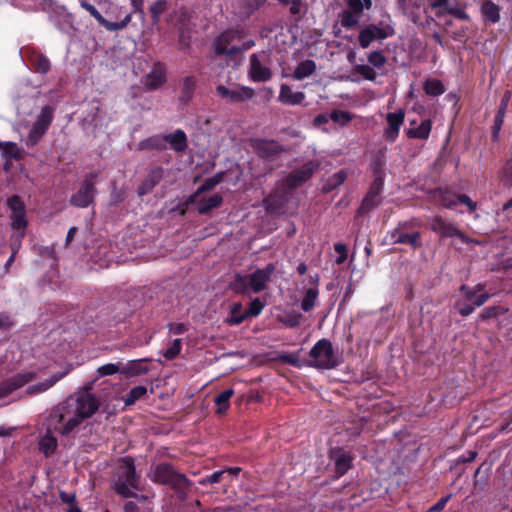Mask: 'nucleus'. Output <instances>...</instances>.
Segmentation results:
<instances>
[{
    "mask_svg": "<svg viewBox=\"0 0 512 512\" xmlns=\"http://www.w3.org/2000/svg\"><path fill=\"white\" fill-rule=\"evenodd\" d=\"M94 184L95 176L92 174L88 175L77 193L72 196L71 203L80 208L87 207L95 195Z\"/></svg>",
    "mask_w": 512,
    "mask_h": 512,
    "instance_id": "nucleus-12",
    "label": "nucleus"
},
{
    "mask_svg": "<svg viewBox=\"0 0 512 512\" xmlns=\"http://www.w3.org/2000/svg\"><path fill=\"white\" fill-rule=\"evenodd\" d=\"M451 495H447L443 498H441L437 503H435L433 506H431L428 510V512H435L443 510L447 504V502L450 500Z\"/></svg>",
    "mask_w": 512,
    "mask_h": 512,
    "instance_id": "nucleus-63",
    "label": "nucleus"
},
{
    "mask_svg": "<svg viewBox=\"0 0 512 512\" xmlns=\"http://www.w3.org/2000/svg\"><path fill=\"white\" fill-rule=\"evenodd\" d=\"M330 458L335 464V471L338 476L344 475L351 468L352 458L342 448L331 449Z\"/></svg>",
    "mask_w": 512,
    "mask_h": 512,
    "instance_id": "nucleus-18",
    "label": "nucleus"
},
{
    "mask_svg": "<svg viewBox=\"0 0 512 512\" xmlns=\"http://www.w3.org/2000/svg\"><path fill=\"white\" fill-rule=\"evenodd\" d=\"M397 6L400 11L406 15L413 23H418L420 16L418 10L420 3L416 0H396Z\"/></svg>",
    "mask_w": 512,
    "mask_h": 512,
    "instance_id": "nucleus-24",
    "label": "nucleus"
},
{
    "mask_svg": "<svg viewBox=\"0 0 512 512\" xmlns=\"http://www.w3.org/2000/svg\"><path fill=\"white\" fill-rule=\"evenodd\" d=\"M226 474V471L224 470H220V471H215L214 473H212L211 475L205 477V478H202L199 483L201 485H208V484H215V483H218L222 477Z\"/></svg>",
    "mask_w": 512,
    "mask_h": 512,
    "instance_id": "nucleus-53",
    "label": "nucleus"
},
{
    "mask_svg": "<svg viewBox=\"0 0 512 512\" xmlns=\"http://www.w3.org/2000/svg\"><path fill=\"white\" fill-rule=\"evenodd\" d=\"M80 6L90 13L92 17H94L100 25H102L106 30L115 32L124 29L132 19V13H127L125 17L120 22H112L106 20L101 13L96 9V7L86 0L80 1Z\"/></svg>",
    "mask_w": 512,
    "mask_h": 512,
    "instance_id": "nucleus-7",
    "label": "nucleus"
},
{
    "mask_svg": "<svg viewBox=\"0 0 512 512\" xmlns=\"http://www.w3.org/2000/svg\"><path fill=\"white\" fill-rule=\"evenodd\" d=\"M99 408L97 399L91 394L69 397L53 407L46 418V428L61 435L70 434L85 419Z\"/></svg>",
    "mask_w": 512,
    "mask_h": 512,
    "instance_id": "nucleus-1",
    "label": "nucleus"
},
{
    "mask_svg": "<svg viewBox=\"0 0 512 512\" xmlns=\"http://www.w3.org/2000/svg\"><path fill=\"white\" fill-rule=\"evenodd\" d=\"M165 82L164 70L160 67H154L145 78V85L150 89H156Z\"/></svg>",
    "mask_w": 512,
    "mask_h": 512,
    "instance_id": "nucleus-31",
    "label": "nucleus"
},
{
    "mask_svg": "<svg viewBox=\"0 0 512 512\" xmlns=\"http://www.w3.org/2000/svg\"><path fill=\"white\" fill-rule=\"evenodd\" d=\"M316 70V63L313 60L307 59L301 61L295 68L292 78L295 80H303L311 76Z\"/></svg>",
    "mask_w": 512,
    "mask_h": 512,
    "instance_id": "nucleus-29",
    "label": "nucleus"
},
{
    "mask_svg": "<svg viewBox=\"0 0 512 512\" xmlns=\"http://www.w3.org/2000/svg\"><path fill=\"white\" fill-rule=\"evenodd\" d=\"M34 376L35 374L33 372L18 373L7 382V392H11L12 390L22 387L26 383L30 382L34 378Z\"/></svg>",
    "mask_w": 512,
    "mask_h": 512,
    "instance_id": "nucleus-32",
    "label": "nucleus"
},
{
    "mask_svg": "<svg viewBox=\"0 0 512 512\" xmlns=\"http://www.w3.org/2000/svg\"><path fill=\"white\" fill-rule=\"evenodd\" d=\"M118 371H119L118 365L113 364V363L105 364L103 366H100L97 369V372H98L99 376H101V377L109 376V375H114Z\"/></svg>",
    "mask_w": 512,
    "mask_h": 512,
    "instance_id": "nucleus-56",
    "label": "nucleus"
},
{
    "mask_svg": "<svg viewBox=\"0 0 512 512\" xmlns=\"http://www.w3.org/2000/svg\"><path fill=\"white\" fill-rule=\"evenodd\" d=\"M25 235V231H18L12 236L11 239V250L12 253L16 254L21 246V241Z\"/></svg>",
    "mask_w": 512,
    "mask_h": 512,
    "instance_id": "nucleus-59",
    "label": "nucleus"
},
{
    "mask_svg": "<svg viewBox=\"0 0 512 512\" xmlns=\"http://www.w3.org/2000/svg\"><path fill=\"white\" fill-rule=\"evenodd\" d=\"M247 318L246 311L243 310L240 303H233L230 308V316L226 322L230 325H239Z\"/></svg>",
    "mask_w": 512,
    "mask_h": 512,
    "instance_id": "nucleus-35",
    "label": "nucleus"
},
{
    "mask_svg": "<svg viewBox=\"0 0 512 512\" xmlns=\"http://www.w3.org/2000/svg\"><path fill=\"white\" fill-rule=\"evenodd\" d=\"M52 432L47 429L46 433L39 440V449L46 456L52 455L57 448V439L52 435Z\"/></svg>",
    "mask_w": 512,
    "mask_h": 512,
    "instance_id": "nucleus-30",
    "label": "nucleus"
},
{
    "mask_svg": "<svg viewBox=\"0 0 512 512\" xmlns=\"http://www.w3.org/2000/svg\"><path fill=\"white\" fill-rule=\"evenodd\" d=\"M69 369H66L62 372L55 373L51 375L48 379L40 382L39 384L29 386L27 389V392L29 394H40L48 389H50L52 386H54L60 379H62L64 376H66L69 373Z\"/></svg>",
    "mask_w": 512,
    "mask_h": 512,
    "instance_id": "nucleus-23",
    "label": "nucleus"
},
{
    "mask_svg": "<svg viewBox=\"0 0 512 512\" xmlns=\"http://www.w3.org/2000/svg\"><path fill=\"white\" fill-rule=\"evenodd\" d=\"M305 99V93L301 91H293L287 84H282L278 95V100L282 104L295 106L301 104Z\"/></svg>",
    "mask_w": 512,
    "mask_h": 512,
    "instance_id": "nucleus-19",
    "label": "nucleus"
},
{
    "mask_svg": "<svg viewBox=\"0 0 512 512\" xmlns=\"http://www.w3.org/2000/svg\"><path fill=\"white\" fill-rule=\"evenodd\" d=\"M430 228L434 232L438 233L441 237H457L463 243L471 242V240H469L468 237L461 232L455 222L446 221L441 217H434L430 222Z\"/></svg>",
    "mask_w": 512,
    "mask_h": 512,
    "instance_id": "nucleus-8",
    "label": "nucleus"
},
{
    "mask_svg": "<svg viewBox=\"0 0 512 512\" xmlns=\"http://www.w3.org/2000/svg\"><path fill=\"white\" fill-rule=\"evenodd\" d=\"M165 170L162 167L152 169L139 187V194L149 193L164 177Z\"/></svg>",
    "mask_w": 512,
    "mask_h": 512,
    "instance_id": "nucleus-22",
    "label": "nucleus"
},
{
    "mask_svg": "<svg viewBox=\"0 0 512 512\" xmlns=\"http://www.w3.org/2000/svg\"><path fill=\"white\" fill-rule=\"evenodd\" d=\"M53 115L54 109L51 106H44L41 109V112L38 115L28 135V141L32 146L37 144L42 136L46 133L53 120Z\"/></svg>",
    "mask_w": 512,
    "mask_h": 512,
    "instance_id": "nucleus-5",
    "label": "nucleus"
},
{
    "mask_svg": "<svg viewBox=\"0 0 512 512\" xmlns=\"http://www.w3.org/2000/svg\"><path fill=\"white\" fill-rule=\"evenodd\" d=\"M32 65L37 72L42 74L47 73L50 69L49 59L42 54H36L32 57Z\"/></svg>",
    "mask_w": 512,
    "mask_h": 512,
    "instance_id": "nucleus-42",
    "label": "nucleus"
},
{
    "mask_svg": "<svg viewBox=\"0 0 512 512\" xmlns=\"http://www.w3.org/2000/svg\"><path fill=\"white\" fill-rule=\"evenodd\" d=\"M368 61L373 67L380 68L385 64L386 59L381 52L374 51L368 56Z\"/></svg>",
    "mask_w": 512,
    "mask_h": 512,
    "instance_id": "nucleus-54",
    "label": "nucleus"
},
{
    "mask_svg": "<svg viewBox=\"0 0 512 512\" xmlns=\"http://www.w3.org/2000/svg\"><path fill=\"white\" fill-rule=\"evenodd\" d=\"M318 167L316 163L310 161L301 168L291 172L285 179V183L289 188H295L307 181Z\"/></svg>",
    "mask_w": 512,
    "mask_h": 512,
    "instance_id": "nucleus-15",
    "label": "nucleus"
},
{
    "mask_svg": "<svg viewBox=\"0 0 512 512\" xmlns=\"http://www.w3.org/2000/svg\"><path fill=\"white\" fill-rule=\"evenodd\" d=\"M252 146L255 152L266 160H275L284 151L283 147L274 140H255Z\"/></svg>",
    "mask_w": 512,
    "mask_h": 512,
    "instance_id": "nucleus-14",
    "label": "nucleus"
},
{
    "mask_svg": "<svg viewBox=\"0 0 512 512\" xmlns=\"http://www.w3.org/2000/svg\"><path fill=\"white\" fill-rule=\"evenodd\" d=\"M458 203H462L466 205L469 209V211L473 212L476 210L477 204L476 202L472 201L471 198L465 194L458 195L457 197Z\"/></svg>",
    "mask_w": 512,
    "mask_h": 512,
    "instance_id": "nucleus-61",
    "label": "nucleus"
},
{
    "mask_svg": "<svg viewBox=\"0 0 512 512\" xmlns=\"http://www.w3.org/2000/svg\"><path fill=\"white\" fill-rule=\"evenodd\" d=\"M146 393H147V388L145 386L140 385V386L133 387L129 391L127 396L123 398L125 405L130 406V405L134 404L137 400L144 397L146 395Z\"/></svg>",
    "mask_w": 512,
    "mask_h": 512,
    "instance_id": "nucleus-40",
    "label": "nucleus"
},
{
    "mask_svg": "<svg viewBox=\"0 0 512 512\" xmlns=\"http://www.w3.org/2000/svg\"><path fill=\"white\" fill-rule=\"evenodd\" d=\"M446 14L453 15L461 20H468L469 16L468 14L461 8L450 6L449 9L446 11Z\"/></svg>",
    "mask_w": 512,
    "mask_h": 512,
    "instance_id": "nucleus-60",
    "label": "nucleus"
},
{
    "mask_svg": "<svg viewBox=\"0 0 512 512\" xmlns=\"http://www.w3.org/2000/svg\"><path fill=\"white\" fill-rule=\"evenodd\" d=\"M222 196L218 193L211 195L202 194L199 198L195 197V194L189 198L190 203L197 205V210L201 214L209 212L211 209L218 207L222 203Z\"/></svg>",
    "mask_w": 512,
    "mask_h": 512,
    "instance_id": "nucleus-17",
    "label": "nucleus"
},
{
    "mask_svg": "<svg viewBox=\"0 0 512 512\" xmlns=\"http://www.w3.org/2000/svg\"><path fill=\"white\" fill-rule=\"evenodd\" d=\"M458 195L449 191H438V201L442 207L453 209L458 204Z\"/></svg>",
    "mask_w": 512,
    "mask_h": 512,
    "instance_id": "nucleus-38",
    "label": "nucleus"
},
{
    "mask_svg": "<svg viewBox=\"0 0 512 512\" xmlns=\"http://www.w3.org/2000/svg\"><path fill=\"white\" fill-rule=\"evenodd\" d=\"M429 5L433 10H436L437 16L445 15L446 11L451 6L450 0H430Z\"/></svg>",
    "mask_w": 512,
    "mask_h": 512,
    "instance_id": "nucleus-46",
    "label": "nucleus"
},
{
    "mask_svg": "<svg viewBox=\"0 0 512 512\" xmlns=\"http://www.w3.org/2000/svg\"><path fill=\"white\" fill-rule=\"evenodd\" d=\"M264 308V303L259 299L256 298L253 301H251L249 308L246 311L247 317H256L258 316Z\"/></svg>",
    "mask_w": 512,
    "mask_h": 512,
    "instance_id": "nucleus-49",
    "label": "nucleus"
},
{
    "mask_svg": "<svg viewBox=\"0 0 512 512\" xmlns=\"http://www.w3.org/2000/svg\"><path fill=\"white\" fill-rule=\"evenodd\" d=\"M10 210L11 227L17 231H25L27 226L26 207L19 196L15 195L7 200Z\"/></svg>",
    "mask_w": 512,
    "mask_h": 512,
    "instance_id": "nucleus-6",
    "label": "nucleus"
},
{
    "mask_svg": "<svg viewBox=\"0 0 512 512\" xmlns=\"http://www.w3.org/2000/svg\"><path fill=\"white\" fill-rule=\"evenodd\" d=\"M423 89L427 95L430 96H440L445 92V87L443 83L438 79H427L424 82Z\"/></svg>",
    "mask_w": 512,
    "mask_h": 512,
    "instance_id": "nucleus-37",
    "label": "nucleus"
},
{
    "mask_svg": "<svg viewBox=\"0 0 512 512\" xmlns=\"http://www.w3.org/2000/svg\"><path fill=\"white\" fill-rule=\"evenodd\" d=\"M387 127L384 130V137L388 142H394L399 136L400 128L404 123L405 111L398 109L395 112L388 113L385 117Z\"/></svg>",
    "mask_w": 512,
    "mask_h": 512,
    "instance_id": "nucleus-13",
    "label": "nucleus"
},
{
    "mask_svg": "<svg viewBox=\"0 0 512 512\" xmlns=\"http://www.w3.org/2000/svg\"><path fill=\"white\" fill-rule=\"evenodd\" d=\"M394 243L408 244L413 248L421 245L419 232L407 233L402 229H396L392 234Z\"/></svg>",
    "mask_w": 512,
    "mask_h": 512,
    "instance_id": "nucleus-25",
    "label": "nucleus"
},
{
    "mask_svg": "<svg viewBox=\"0 0 512 512\" xmlns=\"http://www.w3.org/2000/svg\"><path fill=\"white\" fill-rule=\"evenodd\" d=\"M483 289V284H477L474 289H471L466 285L461 286V291L464 293L465 298L476 307L482 306L491 297V294L489 293L478 294Z\"/></svg>",
    "mask_w": 512,
    "mask_h": 512,
    "instance_id": "nucleus-20",
    "label": "nucleus"
},
{
    "mask_svg": "<svg viewBox=\"0 0 512 512\" xmlns=\"http://www.w3.org/2000/svg\"><path fill=\"white\" fill-rule=\"evenodd\" d=\"M181 349H182L181 339H174L170 343L169 347L163 352V356L168 360H172L180 354Z\"/></svg>",
    "mask_w": 512,
    "mask_h": 512,
    "instance_id": "nucleus-43",
    "label": "nucleus"
},
{
    "mask_svg": "<svg viewBox=\"0 0 512 512\" xmlns=\"http://www.w3.org/2000/svg\"><path fill=\"white\" fill-rule=\"evenodd\" d=\"M152 481L168 484L171 486L181 487L186 484L187 479L184 475L175 472L173 467L169 464H159L150 473Z\"/></svg>",
    "mask_w": 512,
    "mask_h": 512,
    "instance_id": "nucleus-4",
    "label": "nucleus"
},
{
    "mask_svg": "<svg viewBox=\"0 0 512 512\" xmlns=\"http://www.w3.org/2000/svg\"><path fill=\"white\" fill-rule=\"evenodd\" d=\"M274 271L275 266L273 264H268L265 268L258 269L253 272L251 275H249L250 289L255 293L264 290Z\"/></svg>",
    "mask_w": 512,
    "mask_h": 512,
    "instance_id": "nucleus-16",
    "label": "nucleus"
},
{
    "mask_svg": "<svg viewBox=\"0 0 512 512\" xmlns=\"http://www.w3.org/2000/svg\"><path fill=\"white\" fill-rule=\"evenodd\" d=\"M268 55L265 52L250 56L249 74L255 82H265L272 76L271 70L265 65Z\"/></svg>",
    "mask_w": 512,
    "mask_h": 512,
    "instance_id": "nucleus-10",
    "label": "nucleus"
},
{
    "mask_svg": "<svg viewBox=\"0 0 512 512\" xmlns=\"http://www.w3.org/2000/svg\"><path fill=\"white\" fill-rule=\"evenodd\" d=\"M503 122H504V118H502L501 115L495 116L493 130H492L494 139H496L498 137L501 127L503 125Z\"/></svg>",
    "mask_w": 512,
    "mask_h": 512,
    "instance_id": "nucleus-64",
    "label": "nucleus"
},
{
    "mask_svg": "<svg viewBox=\"0 0 512 512\" xmlns=\"http://www.w3.org/2000/svg\"><path fill=\"white\" fill-rule=\"evenodd\" d=\"M359 18L360 14L352 11H345L342 14L341 23L346 28H353L358 24Z\"/></svg>",
    "mask_w": 512,
    "mask_h": 512,
    "instance_id": "nucleus-45",
    "label": "nucleus"
},
{
    "mask_svg": "<svg viewBox=\"0 0 512 512\" xmlns=\"http://www.w3.org/2000/svg\"><path fill=\"white\" fill-rule=\"evenodd\" d=\"M375 39L370 26L362 29L359 33V43L362 48H367Z\"/></svg>",
    "mask_w": 512,
    "mask_h": 512,
    "instance_id": "nucleus-48",
    "label": "nucleus"
},
{
    "mask_svg": "<svg viewBox=\"0 0 512 512\" xmlns=\"http://www.w3.org/2000/svg\"><path fill=\"white\" fill-rule=\"evenodd\" d=\"M347 178V173L344 170H340L331 176L327 181V189L331 190L341 185Z\"/></svg>",
    "mask_w": 512,
    "mask_h": 512,
    "instance_id": "nucleus-47",
    "label": "nucleus"
},
{
    "mask_svg": "<svg viewBox=\"0 0 512 512\" xmlns=\"http://www.w3.org/2000/svg\"><path fill=\"white\" fill-rule=\"evenodd\" d=\"M356 70L367 80L374 81L376 78V72L368 65H359L356 67Z\"/></svg>",
    "mask_w": 512,
    "mask_h": 512,
    "instance_id": "nucleus-55",
    "label": "nucleus"
},
{
    "mask_svg": "<svg viewBox=\"0 0 512 512\" xmlns=\"http://www.w3.org/2000/svg\"><path fill=\"white\" fill-rule=\"evenodd\" d=\"M508 309H505L503 307H500V306H491V307H487L485 308L482 313H481V318L483 319H489V318H492V317H495L499 314H503L505 312H507Z\"/></svg>",
    "mask_w": 512,
    "mask_h": 512,
    "instance_id": "nucleus-52",
    "label": "nucleus"
},
{
    "mask_svg": "<svg viewBox=\"0 0 512 512\" xmlns=\"http://www.w3.org/2000/svg\"><path fill=\"white\" fill-rule=\"evenodd\" d=\"M59 497L61 501L69 506L75 504L76 495L74 493H67L65 491H60Z\"/></svg>",
    "mask_w": 512,
    "mask_h": 512,
    "instance_id": "nucleus-62",
    "label": "nucleus"
},
{
    "mask_svg": "<svg viewBox=\"0 0 512 512\" xmlns=\"http://www.w3.org/2000/svg\"><path fill=\"white\" fill-rule=\"evenodd\" d=\"M331 119L335 122L346 124L351 121V115L344 111H334L331 113Z\"/></svg>",
    "mask_w": 512,
    "mask_h": 512,
    "instance_id": "nucleus-57",
    "label": "nucleus"
},
{
    "mask_svg": "<svg viewBox=\"0 0 512 512\" xmlns=\"http://www.w3.org/2000/svg\"><path fill=\"white\" fill-rule=\"evenodd\" d=\"M222 181V174H216L213 177L205 179L201 186L194 193L196 198H199L202 194L212 190L216 185Z\"/></svg>",
    "mask_w": 512,
    "mask_h": 512,
    "instance_id": "nucleus-39",
    "label": "nucleus"
},
{
    "mask_svg": "<svg viewBox=\"0 0 512 512\" xmlns=\"http://www.w3.org/2000/svg\"><path fill=\"white\" fill-rule=\"evenodd\" d=\"M233 394V389H226L215 397L214 402L217 407V413L222 414L228 410L230 406V398Z\"/></svg>",
    "mask_w": 512,
    "mask_h": 512,
    "instance_id": "nucleus-36",
    "label": "nucleus"
},
{
    "mask_svg": "<svg viewBox=\"0 0 512 512\" xmlns=\"http://www.w3.org/2000/svg\"><path fill=\"white\" fill-rule=\"evenodd\" d=\"M308 364L317 369H333L339 364L338 355L328 339H320L311 348Z\"/></svg>",
    "mask_w": 512,
    "mask_h": 512,
    "instance_id": "nucleus-3",
    "label": "nucleus"
},
{
    "mask_svg": "<svg viewBox=\"0 0 512 512\" xmlns=\"http://www.w3.org/2000/svg\"><path fill=\"white\" fill-rule=\"evenodd\" d=\"M167 3L165 0H158L150 6V13L154 23H157L161 14L166 10Z\"/></svg>",
    "mask_w": 512,
    "mask_h": 512,
    "instance_id": "nucleus-44",
    "label": "nucleus"
},
{
    "mask_svg": "<svg viewBox=\"0 0 512 512\" xmlns=\"http://www.w3.org/2000/svg\"><path fill=\"white\" fill-rule=\"evenodd\" d=\"M277 320L287 327L294 328L300 324L303 319L302 314L295 310L279 309Z\"/></svg>",
    "mask_w": 512,
    "mask_h": 512,
    "instance_id": "nucleus-27",
    "label": "nucleus"
},
{
    "mask_svg": "<svg viewBox=\"0 0 512 512\" xmlns=\"http://www.w3.org/2000/svg\"><path fill=\"white\" fill-rule=\"evenodd\" d=\"M384 181L377 175L371 184L370 190L362 202V209H370L378 204V196L382 191Z\"/></svg>",
    "mask_w": 512,
    "mask_h": 512,
    "instance_id": "nucleus-21",
    "label": "nucleus"
},
{
    "mask_svg": "<svg viewBox=\"0 0 512 512\" xmlns=\"http://www.w3.org/2000/svg\"><path fill=\"white\" fill-rule=\"evenodd\" d=\"M144 360H134L129 363L128 372L131 375H141L148 371V368L143 365Z\"/></svg>",
    "mask_w": 512,
    "mask_h": 512,
    "instance_id": "nucleus-51",
    "label": "nucleus"
},
{
    "mask_svg": "<svg viewBox=\"0 0 512 512\" xmlns=\"http://www.w3.org/2000/svg\"><path fill=\"white\" fill-rule=\"evenodd\" d=\"M319 290L315 287L308 288L305 291L304 297L301 300V309L304 312L311 311L317 304Z\"/></svg>",
    "mask_w": 512,
    "mask_h": 512,
    "instance_id": "nucleus-33",
    "label": "nucleus"
},
{
    "mask_svg": "<svg viewBox=\"0 0 512 512\" xmlns=\"http://www.w3.org/2000/svg\"><path fill=\"white\" fill-rule=\"evenodd\" d=\"M375 39H385L393 34V29L390 26L379 27L377 25H370Z\"/></svg>",
    "mask_w": 512,
    "mask_h": 512,
    "instance_id": "nucleus-50",
    "label": "nucleus"
},
{
    "mask_svg": "<svg viewBox=\"0 0 512 512\" xmlns=\"http://www.w3.org/2000/svg\"><path fill=\"white\" fill-rule=\"evenodd\" d=\"M231 288L237 293H245L250 288L249 276L246 275H235L234 281L231 284Z\"/></svg>",
    "mask_w": 512,
    "mask_h": 512,
    "instance_id": "nucleus-41",
    "label": "nucleus"
},
{
    "mask_svg": "<svg viewBox=\"0 0 512 512\" xmlns=\"http://www.w3.org/2000/svg\"><path fill=\"white\" fill-rule=\"evenodd\" d=\"M216 92L222 99L229 102H242L251 99L254 95L252 88L239 85H232L229 87L218 85L216 87Z\"/></svg>",
    "mask_w": 512,
    "mask_h": 512,
    "instance_id": "nucleus-11",
    "label": "nucleus"
},
{
    "mask_svg": "<svg viewBox=\"0 0 512 512\" xmlns=\"http://www.w3.org/2000/svg\"><path fill=\"white\" fill-rule=\"evenodd\" d=\"M164 139L169 143L170 147L177 152H182L187 147L186 134L182 130H176L175 132L166 135Z\"/></svg>",
    "mask_w": 512,
    "mask_h": 512,
    "instance_id": "nucleus-28",
    "label": "nucleus"
},
{
    "mask_svg": "<svg viewBox=\"0 0 512 512\" xmlns=\"http://www.w3.org/2000/svg\"><path fill=\"white\" fill-rule=\"evenodd\" d=\"M188 330L184 323H170L168 325V332L170 335H182Z\"/></svg>",
    "mask_w": 512,
    "mask_h": 512,
    "instance_id": "nucleus-58",
    "label": "nucleus"
},
{
    "mask_svg": "<svg viewBox=\"0 0 512 512\" xmlns=\"http://www.w3.org/2000/svg\"><path fill=\"white\" fill-rule=\"evenodd\" d=\"M240 33L236 30H227L220 34L215 42V51L217 54H234L240 52L238 44Z\"/></svg>",
    "mask_w": 512,
    "mask_h": 512,
    "instance_id": "nucleus-9",
    "label": "nucleus"
},
{
    "mask_svg": "<svg viewBox=\"0 0 512 512\" xmlns=\"http://www.w3.org/2000/svg\"><path fill=\"white\" fill-rule=\"evenodd\" d=\"M500 7L491 0L484 1L481 5V13L486 23L495 24L500 21Z\"/></svg>",
    "mask_w": 512,
    "mask_h": 512,
    "instance_id": "nucleus-26",
    "label": "nucleus"
},
{
    "mask_svg": "<svg viewBox=\"0 0 512 512\" xmlns=\"http://www.w3.org/2000/svg\"><path fill=\"white\" fill-rule=\"evenodd\" d=\"M431 127L432 123L427 119L422 121L418 127L409 129L407 135L410 138L427 139L430 135Z\"/></svg>",
    "mask_w": 512,
    "mask_h": 512,
    "instance_id": "nucleus-34",
    "label": "nucleus"
},
{
    "mask_svg": "<svg viewBox=\"0 0 512 512\" xmlns=\"http://www.w3.org/2000/svg\"><path fill=\"white\" fill-rule=\"evenodd\" d=\"M114 489L119 495L126 498L136 496L134 491L138 489V479L132 458L127 457L120 461Z\"/></svg>",
    "mask_w": 512,
    "mask_h": 512,
    "instance_id": "nucleus-2",
    "label": "nucleus"
}]
</instances>
